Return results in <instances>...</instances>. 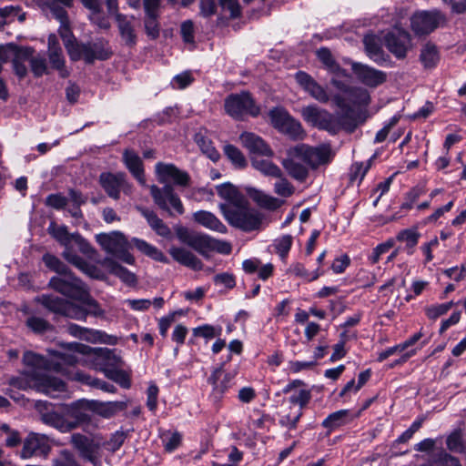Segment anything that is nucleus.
<instances>
[{
  "mask_svg": "<svg viewBox=\"0 0 466 466\" xmlns=\"http://www.w3.org/2000/svg\"><path fill=\"white\" fill-rule=\"evenodd\" d=\"M82 339H85V340L92 342V343H96V342H103V343H108V344L116 343L115 338L110 337L102 331L88 329H85Z\"/></svg>",
  "mask_w": 466,
  "mask_h": 466,
  "instance_id": "obj_48",
  "label": "nucleus"
},
{
  "mask_svg": "<svg viewBox=\"0 0 466 466\" xmlns=\"http://www.w3.org/2000/svg\"><path fill=\"white\" fill-rule=\"evenodd\" d=\"M300 115L308 125L332 134L339 131L344 126V116L331 114L316 105L303 106Z\"/></svg>",
  "mask_w": 466,
  "mask_h": 466,
  "instance_id": "obj_6",
  "label": "nucleus"
},
{
  "mask_svg": "<svg viewBox=\"0 0 466 466\" xmlns=\"http://www.w3.org/2000/svg\"><path fill=\"white\" fill-rule=\"evenodd\" d=\"M349 415V410H340L336 412L329 414L322 422L323 427L325 428H337L342 424H344L347 420Z\"/></svg>",
  "mask_w": 466,
  "mask_h": 466,
  "instance_id": "obj_50",
  "label": "nucleus"
},
{
  "mask_svg": "<svg viewBox=\"0 0 466 466\" xmlns=\"http://www.w3.org/2000/svg\"><path fill=\"white\" fill-rule=\"evenodd\" d=\"M420 233L415 228L401 230L397 235L399 241L404 242L409 255L413 254L414 248L418 244Z\"/></svg>",
  "mask_w": 466,
  "mask_h": 466,
  "instance_id": "obj_42",
  "label": "nucleus"
},
{
  "mask_svg": "<svg viewBox=\"0 0 466 466\" xmlns=\"http://www.w3.org/2000/svg\"><path fill=\"white\" fill-rule=\"evenodd\" d=\"M224 107L226 113L235 119H240L246 115L256 116L260 111L259 106L247 92L228 96Z\"/></svg>",
  "mask_w": 466,
  "mask_h": 466,
  "instance_id": "obj_10",
  "label": "nucleus"
},
{
  "mask_svg": "<svg viewBox=\"0 0 466 466\" xmlns=\"http://www.w3.org/2000/svg\"><path fill=\"white\" fill-rule=\"evenodd\" d=\"M65 46L73 60L83 58L91 63L95 59H106L109 56L107 50L98 44L79 45L75 40Z\"/></svg>",
  "mask_w": 466,
  "mask_h": 466,
  "instance_id": "obj_16",
  "label": "nucleus"
},
{
  "mask_svg": "<svg viewBox=\"0 0 466 466\" xmlns=\"http://www.w3.org/2000/svg\"><path fill=\"white\" fill-rule=\"evenodd\" d=\"M123 161L133 177L142 186L146 185V178L142 160L139 156L131 149H126L123 154Z\"/></svg>",
  "mask_w": 466,
  "mask_h": 466,
  "instance_id": "obj_28",
  "label": "nucleus"
},
{
  "mask_svg": "<svg viewBox=\"0 0 466 466\" xmlns=\"http://www.w3.org/2000/svg\"><path fill=\"white\" fill-rule=\"evenodd\" d=\"M126 440V433L124 431H117L112 434L109 441L106 442V448L110 451H117L124 443Z\"/></svg>",
  "mask_w": 466,
  "mask_h": 466,
  "instance_id": "obj_63",
  "label": "nucleus"
},
{
  "mask_svg": "<svg viewBox=\"0 0 466 466\" xmlns=\"http://www.w3.org/2000/svg\"><path fill=\"white\" fill-rule=\"evenodd\" d=\"M150 192L155 203L170 215L184 213V208L180 198L174 193L170 186L159 188L157 186L150 187Z\"/></svg>",
  "mask_w": 466,
  "mask_h": 466,
  "instance_id": "obj_12",
  "label": "nucleus"
},
{
  "mask_svg": "<svg viewBox=\"0 0 466 466\" xmlns=\"http://www.w3.org/2000/svg\"><path fill=\"white\" fill-rule=\"evenodd\" d=\"M102 265L108 269V271L115 276L118 277L124 283L127 285H134L137 282L135 274L127 270L126 268L115 262L112 258H106L103 260Z\"/></svg>",
  "mask_w": 466,
  "mask_h": 466,
  "instance_id": "obj_37",
  "label": "nucleus"
},
{
  "mask_svg": "<svg viewBox=\"0 0 466 466\" xmlns=\"http://www.w3.org/2000/svg\"><path fill=\"white\" fill-rule=\"evenodd\" d=\"M123 173H103L100 175V184L107 195L114 198H119L121 184H123Z\"/></svg>",
  "mask_w": 466,
  "mask_h": 466,
  "instance_id": "obj_30",
  "label": "nucleus"
},
{
  "mask_svg": "<svg viewBox=\"0 0 466 466\" xmlns=\"http://www.w3.org/2000/svg\"><path fill=\"white\" fill-rule=\"evenodd\" d=\"M57 19H59L61 25L59 27V34L62 37L65 46L70 44L72 41H75V37L73 36L71 30L68 25V22L66 16L65 11H58L57 15H56Z\"/></svg>",
  "mask_w": 466,
  "mask_h": 466,
  "instance_id": "obj_53",
  "label": "nucleus"
},
{
  "mask_svg": "<svg viewBox=\"0 0 466 466\" xmlns=\"http://www.w3.org/2000/svg\"><path fill=\"white\" fill-rule=\"evenodd\" d=\"M160 437L164 449L167 452H172L177 450L182 440L181 434L177 431H166L161 433Z\"/></svg>",
  "mask_w": 466,
  "mask_h": 466,
  "instance_id": "obj_46",
  "label": "nucleus"
},
{
  "mask_svg": "<svg viewBox=\"0 0 466 466\" xmlns=\"http://www.w3.org/2000/svg\"><path fill=\"white\" fill-rule=\"evenodd\" d=\"M130 6L137 8L140 0H127ZM159 0H144L145 18L144 26L148 37L156 39L159 35L160 26L157 21L159 15Z\"/></svg>",
  "mask_w": 466,
  "mask_h": 466,
  "instance_id": "obj_13",
  "label": "nucleus"
},
{
  "mask_svg": "<svg viewBox=\"0 0 466 466\" xmlns=\"http://www.w3.org/2000/svg\"><path fill=\"white\" fill-rule=\"evenodd\" d=\"M295 79L299 86L312 98L320 103H327L329 100V96L327 90L316 82L309 74L303 71H299L295 75Z\"/></svg>",
  "mask_w": 466,
  "mask_h": 466,
  "instance_id": "obj_19",
  "label": "nucleus"
},
{
  "mask_svg": "<svg viewBox=\"0 0 466 466\" xmlns=\"http://www.w3.org/2000/svg\"><path fill=\"white\" fill-rule=\"evenodd\" d=\"M446 23V17L438 10L416 12L410 17V27L415 35L431 34Z\"/></svg>",
  "mask_w": 466,
  "mask_h": 466,
  "instance_id": "obj_11",
  "label": "nucleus"
},
{
  "mask_svg": "<svg viewBox=\"0 0 466 466\" xmlns=\"http://www.w3.org/2000/svg\"><path fill=\"white\" fill-rule=\"evenodd\" d=\"M232 379V374L225 373L220 369L214 370L208 379L213 386L214 394L220 397L230 387Z\"/></svg>",
  "mask_w": 466,
  "mask_h": 466,
  "instance_id": "obj_36",
  "label": "nucleus"
},
{
  "mask_svg": "<svg viewBox=\"0 0 466 466\" xmlns=\"http://www.w3.org/2000/svg\"><path fill=\"white\" fill-rule=\"evenodd\" d=\"M43 260L47 268L58 274L50 279V287L79 303L64 300L54 295H42L37 300L44 307L76 319H84L87 314L98 316L102 313L96 301L90 298L84 283L68 272L66 265L50 254L45 255Z\"/></svg>",
  "mask_w": 466,
  "mask_h": 466,
  "instance_id": "obj_2",
  "label": "nucleus"
},
{
  "mask_svg": "<svg viewBox=\"0 0 466 466\" xmlns=\"http://www.w3.org/2000/svg\"><path fill=\"white\" fill-rule=\"evenodd\" d=\"M222 332L220 326L214 327L212 325L205 324L193 329V334L196 337H201L206 339H211L219 337Z\"/></svg>",
  "mask_w": 466,
  "mask_h": 466,
  "instance_id": "obj_51",
  "label": "nucleus"
},
{
  "mask_svg": "<svg viewBox=\"0 0 466 466\" xmlns=\"http://www.w3.org/2000/svg\"><path fill=\"white\" fill-rule=\"evenodd\" d=\"M246 192L258 206L267 209L275 210L283 204L282 200L255 187H246Z\"/></svg>",
  "mask_w": 466,
  "mask_h": 466,
  "instance_id": "obj_31",
  "label": "nucleus"
},
{
  "mask_svg": "<svg viewBox=\"0 0 466 466\" xmlns=\"http://www.w3.org/2000/svg\"><path fill=\"white\" fill-rule=\"evenodd\" d=\"M156 175L160 183L173 182L177 186L185 187L189 182L188 174L172 164L157 163L156 165Z\"/></svg>",
  "mask_w": 466,
  "mask_h": 466,
  "instance_id": "obj_18",
  "label": "nucleus"
},
{
  "mask_svg": "<svg viewBox=\"0 0 466 466\" xmlns=\"http://www.w3.org/2000/svg\"><path fill=\"white\" fill-rule=\"evenodd\" d=\"M169 254L180 264L193 269H199L201 268V261L192 252L184 248L171 247Z\"/></svg>",
  "mask_w": 466,
  "mask_h": 466,
  "instance_id": "obj_35",
  "label": "nucleus"
},
{
  "mask_svg": "<svg viewBox=\"0 0 466 466\" xmlns=\"http://www.w3.org/2000/svg\"><path fill=\"white\" fill-rule=\"evenodd\" d=\"M420 333H416L410 339L400 344V346L403 347L404 353L401 355L400 359L396 362L397 364L406 362L410 357H412L416 353L415 350H407L412 345H414L420 339Z\"/></svg>",
  "mask_w": 466,
  "mask_h": 466,
  "instance_id": "obj_61",
  "label": "nucleus"
},
{
  "mask_svg": "<svg viewBox=\"0 0 466 466\" xmlns=\"http://www.w3.org/2000/svg\"><path fill=\"white\" fill-rule=\"evenodd\" d=\"M50 449L49 440L46 435L30 432L23 441L20 458L27 460L35 456L46 457Z\"/></svg>",
  "mask_w": 466,
  "mask_h": 466,
  "instance_id": "obj_15",
  "label": "nucleus"
},
{
  "mask_svg": "<svg viewBox=\"0 0 466 466\" xmlns=\"http://www.w3.org/2000/svg\"><path fill=\"white\" fill-rule=\"evenodd\" d=\"M364 45L368 56L379 62L381 58V37L376 35H367L364 37Z\"/></svg>",
  "mask_w": 466,
  "mask_h": 466,
  "instance_id": "obj_41",
  "label": "nucleus"
},
{
  "mask_svg": "<svg viewBox=\"0 0 466 466\" xmlns=\"http://www.w3.org/2000/svg\"><path fill=\"white\" fill-rule=\"evenodd\" d=\"M289 272L306 281L316 280L322 274V271H320L319 268L309 272L306 269L305 266L299 262L292 264L289 268Z\"/></svg>",
  "mask_w": 466,
  "mask_h": 466,
  "instance_id": "obj_45",
  "label": "nucleus"
},
{
  "mask_svg": "<svg viewBox=\"0 0 466 466\" xmlns=\"http://www.w3.org/2000/svg\"><path fill=\"white\" fill-rule=\"evenodd\" d=\"M197 143L204 154H206L212 161L219 159V153L213 147L210 140L203 137H197Z\"/></svg>",
  "mask_w": 466,
  "mask_h": 466,
  "instance_id": "obj_60",
  "label": "nucleus"
},
{
  "mask_svg": "<svg viewBox=\"0 0 466 466\" xmlns=\"http://www.w3.org/2000/svg\"><path fill=\"white\" fill-rule=\"evenodd\" d=\"M239 140L244 147H246L254 156L272 157V149L258 136L251 132H243L239 136Z\"/></svg>",
  "mask_w": 466,
  "mask_h": 466,
  "instance_id": "obj_25",
  "label": "nucleus"
},
{
  "mask_svg": "<svg viewBox=\"0 0 466 466\" xmlns=\"http://www.w3.org/2000/svg\"><path fill=\"white\" fill-rule=\"evenodd\" d=\"M301 415L302 411L300 410V409L290 407V410L289 413L281 415L279 419V423L282 426L287 427L289 429L295 428Z\"/></svg>",
  "mask_w": 466,
  "mask_h": 466,
  "instance_id": "obj_59",
  "label": "nucleus"
},
{
  "mask_svg": "<svg viewBox=\"0 0 466 466\" xmlns=\"http://www.w3.org/2000/svg\"><path fill=\"white\" fill-rule=\"evenodd\" d=\"M48 232L65 247L63 256L68 262L92 278H100V272L96 267L88 265L74 252L75 249H77L86 255L92 253L93 248L86 239L79 234H69L66 227L57 226L53 222L48 227Z\"/></svg>",
  "mask_w": 466,
  "mask_h": 466,
  "instance_id": "obj_3",
  "label": "nucleus"
},
{
  "mask_svg": "<svg viewBox=\"0 0 466 466\" xmlns=\"http://www.w3.org/2000/svg\"><path fill=\"white\" fill-rule=\"evenodd\" d=\"M26 325L35 332H44L50 328V325L44 319L38 317L29 318Z\"/></svg>",
  "mask_w": 466,
  "mask_h": 466,
  "instance_id": "obj_64",
  "label": "nucleus"
},
{
  "mask_svg": "<svg viewBox=\"0 0 466 466\" xmlns=\"http://www.w3.org/2000/svg\"><path fill=\"white\" fill-rule=\"evenodd\" d=\"M76 379L77 380H80V381H83L86 384H89V385H92V386H95L96 388H99L105 391H107V392H116V389L114 385L112 384H108L105 381H101L99 380H95V379H92L90 376H87V375H85L83 373H80V372H77L76 374Z\"/></svg>",
  "mask_w": 466,
  "mask_h": 466,
  "instance_id": "obj_56",
  "label": "nucleus"
},
{
  "mask_svg": "<svg viewBox=\"0 0 466 466\" xmlns=\"http://www.w3.org/2000/svg\"><path fill=\"white\" fill-rule=\"evenodd\" d=\"M85 7L90 11V20L96 24L100 28H108L109 22L100 13V4L98 0H81Z\"/></svg>",
  "mask_w": 466,
  "mask_h": 466,
  "instance_id": "obj_40",
  "label": "nucleus"
},
{
  "mask_svg": "<svg viewBox=\"0 0 466 466\" xmlns=\"http://www.w3.org/2000/svg\"><path fill=\"white\" fill-rule=\"evenodd\" d=\"M453 306V302H446L429 306L425 309L427 317L431 319H436L439 317L446 314Z\"/></svg>",
  "mask_w": 466,
  "mask_h": 466,
  "instance_id": "obj_57",
  "label": "nucleus"
},
{
  "mask_svg": "<svg viewBox=\"0 0 466 466\" xmlns=\"http://www.w3.org/2000/svg\"><path fill=\"white\" fill-rule=\"evenodd\" d=\"M292 152L295 157L302 158V161L312 169L328 165L334 157V152L329 144H321L317 147L300 144L292 147Z\"/></svg>",
  "mask_w": 466,
  "mask_h": 466,
  "instance_id": "obj_8",
  "label": "nucleus"
},
{
  "mask_svg": "<svg viewBox=\"0 0 466 466\" xmlns=\"http://www.w3.org/2000/svg\"><path fill=\"white\" fill-rule=\"evenodd\" d=\"M224 208L225 214L223 216L232 227L246 232L261 228L262 215L249 207L248 199L237 207L231 206Z\"/></svg>",
  "mask_w": 466,
  "mask_h": 466,
  "instance_id": "obj_5",
  "label": "nucleus"
},
{
  "mask_svg": "<svg viewBox=\"0 0 466 466\" xmlns=\"http://www.w3.org/2000/svg\"><path fill=\"white\" fill-rule=\"evenodd\" d=\"M277 178L278 180L274 184V192L282 198L290 197L295 190L292 184L282 176Z\"/></svg>",
  "mask_w": 466,
  "mask_h": 466,
  "instance_id": "obj_58",
  "label": "nucleus"
},
{
  "mask_svg": "<svg viewBox=\"0 0 466 466\" xmlns=\"http://www.w3.org/2000/svg\"><path fill=\"white\" fill-rule=\"evenodd\" d=\"M340 83L344 86L339 90L346 94L347 98L339 95L334 96L333 101L338 107L344 110H350L351 106H362L369 105L370 96L368 90L362 87L347 88L345 82L341 79Z\"/></svg>",
  "mask_w": 466,
  "mask_h": 466,
  "instance_id": "obj_14",
  "label": "nucleus"
},
{
  "mask_svg": "<svg viewBox=\"0 0 466 466\" xmlns=\"http://www.w3.org/2000/svg\"><path fill=\"white\" fill-rule=\"evenodd\" d=\"M262 157L261 155L253 156L252 167L265 177H280L283 175L281 169L268 158L269 157L267 158Z\"/></svg>",
  "mask_w": 466,
  "mask_h": 466,
  "instance_id": "obj_32",
  "label": "nucleus"
},
{
  "mask_svg": "<svg viewBox=\"0 0 466 466\" xmlns=\"http://www.w3.org/2000/svg\"><path fill=\"white\" fill-rule=\"evenodd\" d=\"M351 67L358 80L370 87H376L386 80V74L384 72L369 66L353 63Z\"/></svg>",
  "mask_w": 466,
  "mask_h": 466,
  "instance_id": "obj_20",
  "label": "nucleus"
},
{
  "mask_svg": "<svg viewBox=\"0 0 466 466\" xmlns=\"http://www.w3.org/2000/svg\"><path fill=\"white\" fill-rule=\"evenodd\" d=\"M193 82V77L189 72H183L173 77L171 85L174 88L184 89Z\"/></svg>",
  "mask_w": 466,
  "mask_h": 466,
  "instance_id": "obj_62",
  "label": "nucleus"
},
{
  "mask_svg": "<svg viewBox=\"0 0 466 466\" xmlns=\"http://www.w3.org/2000/svg\"><path fill=\"white\" fill-rule=\"evenodd\" d=\"M292 237L284 235L274 241V248L281 259H285L292 246Z\"/></svg>",
  "mask_w": 466,
  "mask_h": 466,
  "instance_id": "obj_54",
  "label": "nucleus"
},
{
  "mask_svg": "<svg viewBox=\"0 0 466 466\" xmlns=\"http://www.w3.org/2000/svg\"><path fill=\"white\" fill-rule=\"evenodd\" d=\"M217 191L218 196L225 199V203L219 205V208L222 214H225V208L228 207L235 206L237 207L240 203H244L247 199L244 195H242L236 187L231 184H222L217 187Z\"/></svg>",
  "mask_w": 466,
  "mask_h": 466,
  "instance_id": "obj_26",
  "label": "nucleus"
},
{
  "mask_svg": "<svg viewBox=\"0 0 466 466\" xmlns=\"http://www.w3.org/2000/svg\"><path fill=\"white\" fill-rule=\"evenodd\" d=\"M302 158L295 157L290 148L288 152V158L283 161L287 172L296 180L304 181L309 176V167L300 162Z\"/></svg>",
  "mask_w": 466,
  "mask_h": 466,
  "instance_id": "obj_27",
  "label": "nucleus"
},
{
  "mask_svg": "<svg viewBox=\"0 0 466 466\" xmlns=\"http://www.w3.org/2000/svg\"><path fill=\"white\" fill-rule=\"evenodd\" d=\"M224 153L236 167H244L247 165L246 158L241 151L233 145H225Z\"/></svg>",
  "mask_w": 466,
  "mask_h": 466,
  "instance_id": "obj_47",
  "label": "nucleus"
},
{
  "mask_svg": "<svg viewBox=\"0 0 466 466\" xmlns=\"http://www.w3.org/2000/svg\"><path fill=\"white\" fill-rule=\"evenodd\" d=\"M131 243L144 255L149 257L150 258L159 261V262H167V257L163 254L161 250H159L157 247L149 244L148 242L137 238H133L131 239Z\"/></svg>",
  "mask_w": 466,
  "mask_h": 466,
  "instance_id": "obj_39",
  "label": "nucleus"
},
{
  "mask_svg": "<svg viewBox=\"0 0 466 466\" xmlns=\"http://www.w3.org/2000/svg\"><path fill=\"white\" fill-rule=\"evenodd\" d=\"M79 355H93L102 365L100 369H118L122 365L121 358L108 349H91L80 343L61 345L57 350H48V360L32 351L24 354L25 364L31 369L33 386L51 397L66 390L65 383L47 374L50 370H59L63 364L73 365L81 361Z\"/></svg>",
  "mask_w": 466,
  "mask_h": 466,
  "instance_id": "obj_1",
  "label": "nucleus"
},
{
  "mask_svg": "<svg viewBox=\"0 0 466 466\" xmlns=\"http://www.w3.org/2000/svg\"><path fill=\"white\" fill-rule=\"evenodd\" d=\"M87 409L106 419L115 416L119 411L127 409V401H100L90 400V402H84Z\"/></svg>",
  "mask_w": 466,
  "mask_h": 466,
  "instance_id": "obj_23",
  "label": "nucleus"
},
{
  "mask_svg": "<svg viewBox=\"0 0 466 466\" xmlns=\"http://www.w3.org/2000/svg\"><path fill=\"white\" fill-rule=\"evenodd\" d=\"M105 375L118 383L121 387L128 389L131 385L130 378L127 372L119 369H105Z\"/></svg>",
  "mask_w": 466,
  "mask_h": 466,
  "instance_id": "obj_49",
  "label": "nucleus"
},
{
  "mask_svg": "<svg viewBox=\"0 0 466 466\" xmlns=\"http://www.w3.org/2000/svg\"><path fill=\"white\" fill-rule=\"evenodd\" d=\"M194 220L202 227L221 234L227 233V227L211 212L200 210L193 214Z\"/></svg>",
  "mask_w": 466,
  "mask_h": 466,
  "instance_id": "obj_29",
  "label": "nucleus"
},
{
  "mask_svg": "<svg viewBox=\"0 0 466 466\" xmlns=\"http://www.w3.org/2000/svg\"><path fill=\"white\" fill-rule=\"evenodd\" d=\"M116 21L118 24V28L122 38L128 45L135 44L136 42V35L134 33V28L130 23L125 16L121 15H116Z\"/></svg>",
  "mask_w": 466,
  "mask_h": 466,
  "instance_id": "obj_44",
  "label": "nucleus"
},
{
  "mask_svg": "<svg viewBox=\"0 0 466 466\" xmlns=\"http://www.w3.org/2000/svg\"><path fill=\"white\" fill-rule=\"evenodd\" d=\"M317 56L324 66L334 75L331 79L332 85L338 89H342L344 86L341 85L340 78L348 79L349 76L335 63L330 51L327 48H320L317 51Z\"/></svg>",
  "mask_w": 466,
  "mask_h": 466,
  "instance_id": "obj_24",
  "label": "nucleus"
},
{
  "mask_svg": "<svg viewBox=\"0 0 466 466\" xmlns=\"http://www.w3.org/2000/svg\"><path fill=\"white\" fill-rule=\"evenodd\" d=\"M84 402H90L89 400H80L65 409L66 415L70 420L71 424L75 425V429L77 428L81 423L89 420L88 415L86 413L89 410Z\"/></svg>",
  "mask_w": 466,
  "mask_h": 466,
  "instance_id": "obj_33",
  "label": "nucleus"
},
{
  "mask_svg": "<svg viewBox=\"0 0 466 466\" xmlns=\"http://www.w3.org/2000/svg\"><path fill=\"white\" fill-rule=\"evenodd\" d=\"M440 56L437 47L432 44H426L420 52V60L425 67H433L439 62Z\"/></svg>",
  "mask_w": 466,
  "mask_h": 466,
  "instance_id": "obj_43",
  "label": "nucleus"
},
{
  "mask_svg": "<svg viewBox=\"0 0 466 466\" xmlns=\"http://www.w3.org/2000/svg\"><path fill=\"white\" fill-rule=\"evenodd\" d=\"M96 239L106 253L127 264L133 265L135 263L134 257L128 251L130 243L122 232L100 233L96 236Z\"/></svg>",
  "mask_w": 466,
  "mask_h": 466,
  "instance_id": "obj_7",
  "label": "nucleus"
},
{
  "mask_svg": "<svg viewBox=\"0 0 466 466\" xmlns=\"http://www.w3.org/2000/svg\"><path fill=\"white\" fill-rule=\"evenodd\" d=\"M42 420L46 425L54 427L61 432H68L75 429V425L71 424L67 419L65 410L63 414L56 411L45 413L42 415Z\"/></svg>",
  "mask_w": 466,
  "mask_h": 466,
  "instance_id": "obj_34",
  "label": "nucleus"
},
{
  "mask_svg": "<svg viewBox=\"0 0 466 466\" xmlns=\"http://www.w3.org/2000/svg\"><path fill=\"white\" fill-rule=\"evenodd\" d=\"M142 216L147 219L150 228L159 236L167 238L171 231L169 228L160 219L154 211L137 207Z\"/></svg>",
  "mask_w": 466,
  "mask_h": 466,
  "instance_id": "obj_38",
  "label": "nucleus"
},
{
  "mask_svg": "<svg viewBox=\"0 0 466 466\" xmlns=\"http://www.w3.org/2000/svg\"><path fill=\"white\" fill-rule=\"evenodd\" d=\"M394 246V241L392 239H388L387 241L377 245L370 254L368 256V261L371 265H375L378 263L382 255L389 252V250Z\"/></svg>",
  "mask_w": 466,
  "mask_h": 466,
  "instance_id": "obj_52",
  "label": "nucleus"
},
{
  "mask_svg": "<svg viewBox=\"0 0 466 466\" xmlns=\"http://www.w3.org/2000/svg\"><path fill=\"white\" fill-rule=\"evenodd\" d=\"M268 117L270 124L293 139H303L305 131L299 123L292 117L289 113L283 107L277 106L269 110Z\"/></svg>",
  "mask_w": 466,
  "mask_h": 466,
  "instance_id": "obj_9",
  "label": "nucleus"
},
{
  "mask_svg": "<svg viewBox=\"0 0 466 466\" xmlns=\"http://www.w3.org/2000/svg\"><path fill=\"white\" fill-rule=\"evenodd\" d=\"M71 442L78 450L80 455L92 464L98 465L100 462L99 446L84 435L74 434Z\"/></svg>",
  "mask_w": 466,
  "mask_h": 466,
  "instance_id": "obj_21",
  "label": "nucleus"
},
{
  "mask_svg": "<svg viewBox=\"0 0 466 466\" xmlns=\"http://www.w3.org/2000/svg\"><path fill=\"white\" fill-rule=\"evenodd\" d=\"M373 157L366 162H356L351 166L350 179L351 181L359 180L360 182L365 177L366 173L371 167Z\"/></svg>",
  "mask_w": 466,
  "mask_h": 466,
  "instance_id": "obj_55",
  "label": "nucleus"
},
{
  "mask_svg": "<svg viewBox=\"0 0 466 466\" xmlns=\"http://www.w3.org/2000/svg\"><path fill=\"white\" fill-rule=\"evenodd\" d=\"M283 393H290L289 402L293 405H298L299 407L297 409H300L301 411L311 399L310 390L307 389L303 381L299 380H294L287 384L283 389Z\"/></svg>",
  "mask_w": 466,
  "mask_h": 466,
  "instance_id": "obj_22",
  "label": "nucleus"
},
{
  "mask_svg": "<svg viewBox=\"0 0 466 466\" xmlns=\"http://www.w3.org/2000/svg\"><path fill=\"white\" fill-rule=\"evenodd\" d=\"M383 39L389 51L398 58L405 57L412 46L410 34L400 27H394L388 32Z\"/></svg>",
  "mask_w": 466,
  "mask_h": 466,
  "instance_id": "obj_17",
  "label": "nucleus"
},
{
  "mask_svg": "<svg viewBox=\"0 0 466 466\" xmlns=\"http://www.w3.org/2000/svg\"><path fill=\"white\" fill-rule=\"evenodd\" d=\"M176 235L181 243L187 245L203 256H208L211 251L228 255L232 249L228 241L218 240L209 235L191 231L184 227L177 228Z\"/></svg>",
  "mask_w": 466,
  "mask_h": 466,
  "instance_id": "obj_4",
  "label": "nucleus"
}]
</instances>
